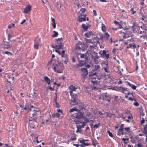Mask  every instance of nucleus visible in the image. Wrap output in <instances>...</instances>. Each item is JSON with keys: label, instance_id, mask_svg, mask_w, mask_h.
Instances as JSON below:
<instances>
[{"label": "nucleus", "instance_id": "obj_1", "mask_svg": "<svg viewBox=\"0 0 147 147\" xmlns=\"http://www.w3.org/2000/svg\"><path fill=\"white\" fill-rule=\"evenodd\" d=\"M83 114L81 112L74 114L73 116L74 118V121L77 124L81 123V119L83 118Z\"/></svg>", "mask_w": 147, "mask_h": 147}, {"label": "nucleus", "instance_id": "obj_2", "mask_svg": "<svg viewBox=\"0 0 147 147\" xmlns=\"http://www.w3.org/2000/svg\"><path fill=\"white\" fill-rule=\"evenodd\" d=\"M56 40L57 42V43L56 44V45L55 46L52 45V47L55 49H63V45L62 44L63 41V38H58V39H57Z\"/></svg>", "mask_w": 147, "mask_h": 147}, {"label": "nucleus", "instance_id": "obj_3", "mask_svg": "<svg viewBox=\"0 0 147 147\" xmlns=\"http://www.w3.org/2000/svg\"><path fill=\"white\" fill-rule=\"evenodd\" d=\"M72 98L71 99V102L70 105L71 107H72L73 105H77L78 104V96L75 94H71L70 95Z\"/></svg>", "mask_w": 147, "mask_h": 147}, {"label": "nucleus", "instance_id": "obj_4", "mask_svg": "<svg viewBox=\"0 0 147 147\" xmlns=\"http://www.w3.org/2000/svg\"><path fill=\"white\" fill-rule=\"evenodd\" d=\"M86 61L79 60V63L76 65V68L78 69L79 67H82L86 65Z\"/></svg>", "mask_w": 147, "mask_h": 147}, {"label": "nucleus", "instance_id": "obj_5", "mask_svg": "<svg viewBox=\"0 0 147 147\" xmlns=\"http://www.w3.org/2000/svg\"><path fill=\"white\" fill-rule=\"evenodd\" d=\"M107 52L106 51L104 50H103L102 53H100L101 57L102 58H104L105 59H108L109 58V54H107L106 53Z\"/></svg>", "mask_w": 147, "mask_h": 147}, {"label": "nucleus", "instance_id": "obj_6", "mask_svg": "<svg viewBox=\"0 0 147 147\" xmlns=\"http://www.w3.org/2000/svg\"><path fill=\"white\" fill-rule=\"evenodd\" d=\"M103 100L108 102L110 101L111 96L107 92L105 93L103 95Z\"/></svg>", "mask_w": 147, "mask_h": 147}, {"label": "nucleus", "instance_id": "obj_7", "mask_svg": "<svg viewBox=\"0 0 147 147\" xmlns=\"http://www.w3.org/2000/svg\"><path fill=\"white\" fill-rule=\"evenodd\" d=\"M61 67V66L59 64H58L55 65L53 68V69L55 71L58 73H61L60 71V69Z\"/></svg>", "mask_w": 147, "mask_h": 147}, {"label": "nucleus", "instance_id": "obj_8", "mask_svg": "<svg viewBox=\"0 0 147 147\" xmlns=\"http://www.w3.org/2000/svg\"><path fill=\"white\" fill-rule=\"evenodd\" d=\"M31 6L30 5H29L24 8V12L25 13H28L31 11Z\"/></svg>", "mask_w": 147, "mask_h": 147}, {"label": "nucleus", "instance_id": "obj_9", "mask_svg": "<svg viewBox=\"0 0 147 147\" xmlns=\"http://www.w3.org/2000/svg\"><path fill=\"white\" fill-rule=\"evenodd\" d=\"M97 73L96 72L94 73L91 72L89 73V76L91 79H95L96 77H94V76H96V77H97Z\"/></svg>", "mask_w": 147, "mask_h": 147}, {"label": "nucleus", "instance_id": "obj_10", "mask_svg": "<svg viewBox=\"0 0 147 147\" xmlns=\"http://www.w3.org/2000/svg\"><path fill=\"white\" fill-rule=\"evenodd\" d=\"M70 90V95H71L72 94L73 91H75L76 89L77 88H75L74 86L73 85H70L69 87Z\"/></svg>", "mask_w": 147, "mask_h": 147}, {"label": "nucleus", "instance_id": "obj_11", "mask_svg": "<svg viewBox=\"0 0 147 147\" xmlns=\"http://www.w3.org/2000/svg\"><path fill=\"white\" fill-rule=\"evenodd\" d=\"M43 79L46 82L48 85H50L51 84V81L50 79L48 78V77L46 76H45L43 77Z\"/></svg>", "mask_w": 147, "mask_h": 147}, {"label": "nucleus", "instance_id": "obj_12", "mask_svg": "<svg viewBox=\"0 0 147 147\" xmlns=\"http://www.w3.org/2000/svg\"><path fill=\"white\" fill-rule=\"evenodd\" d=\"M119 91H120L121 92H123L125 94H126V92L127 91V89L123 86H120L118 88Z\"/></svg>", "mask_w": 147, "mask_h": 147}, {"label": "nucleus", "instance_id": "obj_13", "mask_svg": "<svg viewBox=\"0 0 147 147\" xmlns=\"http://www.w3.org/2000/svg\"><path fill=\"white\" fill-rule=\"evenodd\" d=\"M81 71L82 72L84 76H86L88 74V70L86 68H83L80 69Z\"/></svg>", "mask_w": 147, "mask_h": 147}, {"label": "nucleus", "instance_id": "obj_14", "mask_svg": "<svg viewBox=\"0 0 147 147\" xmlns=\"http://www.w3.org/2000/svg\"><path fill=\"white\" fill-rule=\"evenodd\" d=\"M106 65V67H104L103 68V69H104L105 72L107 73H109V66H108V63H105Z\"/></svg>", "mask_w": 147, "mask_h": 147}, {"label": "nucleus", "instance_id": "obj_15", "mask_svg": "<svg viewBox=\"0 0 147 147\" xmlns=\"http://www.w3.org/2000/svg\"><path fill=\"white\" fill-rule=\"evenodd\" d=\"M4 49H10L11 46L9 42H6L4 45Z\"/></svg>", "mask_w": 147, "mask_h": 147}, {"label": "nucleus", "instance_id": "obj_16", "mask_svg": "<svg viewBox=\"0 0 147 147\" xmlns=\"http://www.w3.org/2000/svg\"><path fill=\"white\" fill-rule=\"evenodd\" d=\"M78 54H80V57L81 58L84 59V61H87L88 59V57L86 54H82L79 53Z\"/></svg>", "mask_w": 147, "mask_h": 147}, {"label": "nucleus", "instance_id": "obj_17", "mask_svg": "<svg viewBox=\"0 0 147 147\" xmlns=\"http://www.w3.org/2000/svg\"><path fill=\"white\" fill-rule=\"evenodd\" d=\"M31 122V124L34 125V127H35L36 126L37 127L38 126V123L37 119H35V120H34Z\"/></svg>", "mask_w": 147, "mask_h": 147}, {"label": "nucleus", "instance_id": "obj_18", "mask_svg": "<svg viewBox=\"0 0 147 147\" xmlns=\"http://www.w3.org/2000/svg\"><path fill=\"white\" fill-rule=\"evenodd\" d=\"M80 109L82 110V111L85 110L86 109V106L83 104H81L79 105Z\"/></svg>", "mask_w": 147, "mask_h": 147}, {"label": "nucleus", "instance_id": "obj_19", "mask_svg": "<svg viewBox=\"0 0 147 147\" xmlns=\"http://www.w3.org/2000/svg\"><path fill=\"white\" fill-rule=\"evenodd\" d=\"M94 54L95 55L94 57V60L96 62V61L98 62L99 58V56L98 55L97 53H96L95 52H94Z\"/></svg>", "mask_w": 147, "mask_h": 147}, {"label": "nucleus", "instance_id": "obj_20", "mask_svg": "<svg viewBox=\"0 0 147 147\" xmlns=\"http://www.w3.org/2000/svg\"><path fill=\"white\" fill-rule=\"evenodd\" d=\"M93 35V34L92 33V32L91 31H90L84 34V36L86 37H89L90 36L92 35Z\"/></svg>", "mask_w": 147, "mask_h": 147}, {"label": "nucleus", "instance_id": "obj_21", "mask_svg": "<svg viewBox=\"0 0 147 147\" xmlns=\"http://www.w3.org/2000/svg\"><path fill=\"white\" fill-rule=\"evenodd\" d=\"M60 116V114L59 113H56L55 114H53L52 116L50 115V119H52L55 117H58Z\"/></svg>", "mask_w": 147, "mask_h": 147}, {"label": "nucleus", "instance_id": "obj_22", "mask_svg": "<svg viewBox=\"0 0 147 147\" xmlns=\"http://www.w3.org/2000/svg\"><path fill=\"white\" fill-rule=\"evenodd\" d=\"M51 19L52 22V26H53V28H55L56 27V24L55 20L54 18H53L52 17L51 18Z\"/></svg>", "mask_w": 147, "mask_h": 147}, {"label": "nucleus", "instance_id": "obj_23", "mask_svg": "<svg viewBox=\"0 0 147 147\" xmlns=\"http://www.w3.org/2000/svg\"><path fill=\"white\" fill-rule=\"evenodd\" d=\"M76 127L77 128V130L76 131V132H80V133L81 131V129L82 128L81 125H77Z\"/></svg>", "mask_w": 147, "mask_h": 147}, {"label": "nucleus", "instance_id": "obj_24", "mask_svg": "<svg viewBox=\"0 0 147 147\" xmlns=\"http://www.w3.org/2000/svg\"><path fill=\"white\" fill-rule=\"evenodd\" d=\"M100 67V66L99 65H94V69L93 71H97L99 69Z\"/></svg>", "mask_w": 147, "mask_h": 147}, {"label": "nucleus", "instance_id": "obj_25", "mask_svg": "<svg viewBox=\"0 0 147 147\" xmlns=\"http://www.w3.org/2000/svg\"><path fill=\"white\" fill-rule=\"evenodd\" d=\"M82 28L84 30H87L88 29L89 27V25H88V26H86V25L84 24H82Z\"/></svg>", "mask_w": 147, "mask_h": 147}, {"label": "nucleus", "instance_id": "obj_26", "mask_svg": "<svg viewBox=\"0 0 147 147\" xmlns=\"http://www.w3.org/2000/svg\"><path fill=\"white\" fill-rule=\"evenodd\" d=\"M76 57H77L78 58V60H79V57H78V55H76L75 57H74V56H73L72 57V61L74 62H75L76 61Z\"/></svg>", "mask_w": 147, "mask_h": 147}, {"label": "nucleus", "instance_id": "obj_27", "mask_svg": "<svg viewBox=\"0 0 147 147\" xmlns=\"http://www.w3.org/2000/svg\"><path fill=\"white\" fill-rule=\"evenodd\" d=\"M31 117V116H30L29 117V121H31L33 120H35V119H37V118H36V117H35L34 116V117Z\"/></svg>", "mask_w": 147, "mask_h": 147}, {"label": "nucleus", "instance_id": "obj_28", "mask_svg": "<svg viewBox=\"0 0 147 147\" xmlns=\"http://www.w3.org/2000/svg\"><path fill=\"white\" fill-rule=\"evenodd\" d=\"M86 20V18H85L81 17L79 18L78 19V21L80 22H81L83 21H85Z\"/></svg>", "mask_w": 147, "mask_h": 147}, {"label": "nucleus", "instance_id": "obj_29", "mask_svg": "<svg viewBox=\"0 0 147 147\" xmlns=\"http://www.w3.org/2000/svg\"><path fill=\"white\" fill-rule=\"evenodd\" d=\"M40 112H34V113L32 114V117L35 116H38L40 115Z\"/></svg>", "mask_w": 147, "mask_h": 147}, {"label": "nucleus", "instance_id": "obj_30", "mask_svg": "<svg viewBox=\"0 0 147 147\" xmlns=\"http://www.w3.org/2000/svg\"><path fill=\"white\" fill-rule=\"evenodd\" d=\"M75 48L76 49H79L80 50H83L79 46L78 44H77L76 45Z\"/></svg>", "mask_w": 147, "mask_h": 147}, {"label": "nucleus", "instance_id": "obj_31", "mask_svg": "<svg viewBox=\"0 0 147 147\" xmlns=\"http://www.w3.org/2000/svg\"><path fill=\"white\" fill-rule=\"evenodd\" d=\"M144 131H145L146 134H147V125H143Z\"/></svg>", "mask_w": 147, "mask_h": 147}, {"label": "nucleus", "instance_id": "obj_32", "mask_svg": "<svg viewBox=\"0 0 147 147\" xmlns=\"http://www.w3.org/2000/svg\"><path fill=\"white\" fill-rule=\"evenodd\" d=\"M104 37V38H105L106 40H107L109 37V35L108 33H106Z\"/></svg>", "mask_w": 147, "mask_h": 147}, {"label": "nucleus", "instance_id": "obj_33", "mask_svg": "<svg viewBox=\"0 0 147 147\" xmlns=\"http://www.w3.org/2000/svg\"><path fill=\"white\" fill-rule=\"evenodd\" d=\"M53 32L55 33V34L52 35L53 37H57L58 35V33L55 31H54Z\"/></svg>", "mask_w": 147, "mask_h": 147}, {"label": "nucleus", "instance_id": "obj_34", "mask_svg": "<svg viewBox=\"0 0 147 147\" xmlns=\"http://www.w3.org/2000/svg\"><path fill=\"white\" fill-rule=\"evenodd\" d=\"M61 53H62V54L61 55V56L62 57H66V56L65 55V51L64 50H63L62 51Z\"/></svg>", "mask_w": 147, "mask_h": 147}, {"label": "nucleus", "instance_id": "obj_35", "mask_svg": "<svg viewBox=\"0 0 147 147\" xmlns=\"http://www.w3.org/2000/svg\"><path fill=\"white\" fill-rule=\"evenodd\" d=\"M123 128H120L119 129H118V131L117 132V135H119V134H121V131H122L123 130Z\"/></svg>", "mask_w": 147, "mask_h": 147}, {"label": "nucleus", "instance_id": "obj_36", "mask_svg": "<svg viewBox=\"0 0 147 147\" xmlns=\"http://www.w3.org/2000/svg\"><path fill=\"white\" fill-rule=\"evenodd\" d=\"M39 45L38 44H36L34 45V49H37L39 47Z\"/></svg>", "mask_w": 147, "mask_h": 147}, {"label": "nucleus", "instance_id": "obj_37", "mask_svg": "<svg viewBox=\"0 0 147 147\" xmlns=\"http://www.w3.org/2000/svg\"><path fill=\"white\" fill-rule=\"evenodd\" d=\"M14 25L15 24H11L8 26V28H11L13 27L14 26Z\"/></svg>", "mask_w": 147, "mask_h": 147}, {"label": "nucleus", "instance_id": "obj_38", "mask_svg": "<svg viewBox=\"0 0 147 147\" xmlns=\"http://www.w3.org/2000/svg\"><path fill=\"white\" fill-rule=\"evenodd\" d=\"M107 133H108L110 136L112 138L113 137V134H112V133L111 132L109 131H107Z\"/></svg>", "mask_w": 147, "mask_h": 147}, {"label": "nucleus", "instance_id": "obj_39", "mask_svg": "<svg viewBox=\"0 0 147 147\" xmlns=\"http://www.w3.org/2000/svg\"><path fill=\"white\" fill-rule=\"evenodd\" d=\"M102 30L103 31H105V30L106 27H105V25H104V24H102Z\"/></svg>", "mask_w": 147, "mask_h": 147}, {"label": "nucleus", "instance_id": "obj_40", "mask_svg": "<svg viewBox=\"0 0 147 147\" xmlns=\"http://www.w3.org/2000/svg\"><path fill=\"white\" fill-rule=\"evenodd\" d=\"M146 17V15L144 14H142V17L141 18V20L143 21H144L145 18Z\"/></svg>", "mask_w": 147, "mask_h": 147}, {"label": "nucleus", "instance_id": "obj_41", "mask_svg": "<svg viewBox=\"0 0 147 147\" xmlns=\"http://www.w3.org/2000/svg\"><path fill=\"white\" fill-rule=\"evenodd\" d=\"M55 103L56 104V105L55 106L56 107L58 108H59L60 105L57 102V101H55Z\"/></svg>", "mask_w": 147, "mask_h": 147}, {"label": "nucleus", "instance_id": "obj_42", "mask_svg": "<svg viewBox=\"0 0 147 147\" xmlns=\"http://www.w3.org/2000/svg\"><path fill=\"white\" fill-rule=\"evenodd\" d=\"M86 11V9L85 8H82L80 9V11L82 12V13H84Z\"/></svg>", "mask_w": 147, "mask_h": 147}, {"label": "nucleus", "instance_id": "obj_43", "mask_svg": "<svg viewBox=\"0 0 147 147\" xmlns=\"http://www.w3.org/2000/svg\"><path fill=\"white\" fill-rule=\"evenodd\" d=\"M77 109L76 108H72L71 109H70L69 111V112L70 113L74 111H77Z\"/></svg>", "mask_w": 147, "mask_h": 147}, {"label": "nucleus", "instance_id": "obj_44", "mask_svg": "<svg viewBox=\"0 0 147 147\" xmlns=\"http://www.w3.org/2000/svg\"><path fill=\"white\" fill-rule=\"evenodd\" d=\"M86 42L89 43H92V42L91 39H86Z\"/></svg>", "mask_w": 147, "mask_h": 147}, {"label": "nucleus", "instance_id": "obj_45", "mask_svg": "<svg viewBox=\"0 0 147 147\" xmlns=\"http://www.w3.org/2000/svg\"><path fill=\"white\" fill-rule=\"evenodd\" d=\"M86 125V123L85 121H83L82 123V125H81L82 128H84V126H85Z\"/></svg>", "mask_w": 147, "mask_h": 147}, {"label": "nucleus", "instance_id": "obj_46", "mask_svg": "<svg viewBox=\"0 0 147 147\" xmlns=\"http://www.w3.org/2000/svg\"><path fill=\"white\" fill-rule=\"evenodd\" d=\"M4 53L8 55H11V54L10 52L6 51H5Z\"/></svg>", "mask_w": 147, "mask_h": 147}, {"label": "nucleus", "instance_id": "obj_47", "mask_svg": "<svg viewBox=\"0 0 147 147\" xmlns=\"http://www.w3.org/2000/svg\"><path fill=\"white\" fill-rule=\"evenodd\" d=\"M132 44H131V43L129 45V46H127L126 48H127V49H129V48H132Z\"/></svg>", "mask_w": 147, "mask_h": 147}, {"label": "nucleus", "instance_id": "obj_48", "mask_svg": "<svg viewBox=\"0 0 147 147\" xmlns=\"http://www.w3.org/2000/svg\"><path fill=\"white\" fill-rule=\"evenodd\" d=\"M130 11H132V14H134L136 12V11H134V8H131L130 9Z\"/></svg>", "mask_w": 147, "mask_h": 147}, {"label": "nucleus", "instance_id": "obj_49", "mask_svg": "<svg viewBox=\"0 0 147 147\" xmlns=\"http://www.w3.org/2000/svg\"><path fill=\"white\" fill-rule=\"evenodd\" d=\"M113 97L114 98L115 100V101H118V96H113Z\"/></svg>", "mask_w": 147, "mask_h": 147}, {"label": "nucleus", "instance_id": "obj_50", "mask_svg": "<svg viewBox=\"0 0 147 147\" xmlns=\"http://www.w3.org/2000/svg\"><path fill=\"white\" fill-rule=\"evenodd\" d=\"M97 81L96 80H95L94 81L92 80L91 81V82L94 84H96L97 83Z\"/></svg>", "mask_w": 147, "mask_h": 147}, {"label": "nucleus", "instance_id": "obj_51", "mask_svg": "<svg viewBox=\"0 0 147 147\" xmlns=\"http://www.w3.org/2000/svg\"><path fill=\"white\" fill-rule=\"evenodd\" d=\"M100 124V123H99L98 124H95L94 126V127L95 128H98V125Z\"/></svg>", "mask_w": 147, "mask_h": 147}, {"label": "nucleus", "instance_id": "obj_52", "mask_svg": "<svg viewBox=\"0 0 147 147\" xmlns=\"http://www.w3.org/2000/svg\"><path fill=\"white\" fill-rule=\"evenodd\" d=\"M34 96V95L32 93H31L30 94H29V97L30 98H33Z\"/></svg>", "mask_w": 147, "mask_h": 147}, {"label": "nucleus", "instance_id": "obj_53", "mask_svg": "<svg viewBox=\"0 0 147 147\" xmlns=\"http://www.w3.org/2000/svg\"><path fill=\"white\" fill-rule=\"evenodd\" d=\"M47 87L50 90H51L53 91L54 90V88H53L51 87L50 86H48Z\"/></svg>", "mask_w": 147, "mask_h": 147}, {"label": "nucleus", "instance_id": "obj_54", "mask_svg": "<svg viewBox=\"0 0 147 147\" xmlns=\"http://www.w3.org/2000/svg\"><path fill=\"white\" fill-rule=\"evenodd\" d=\"M131 88L132 89L134 90H135L136 88V87L135 86V85L132 84V86H131Z\"/></svg>", "mask_w": 147, "mask_h": 147}, {"label": "nucleus", "instance_id": "obj_55", "mask_svg": "<svg viewBox=\"0 0 147 147\" xmlns=\"http://www.w3.org/2000/svg\"><path fill=\"white\" fill-rule=\"evenodd\" d=\"M82 144L84 146H89L90 145V144H88L87 143H86L85 142H83Z\"/></svg>", "mask_w": 147, "mask_h": 147}, {"label": "nucleus", "instance_id": "obj_56", "mask_svg": "<svg viewBox=\"0 0 147 147\" xmlns=\"http://www.w3.org/2000/svg\"><path fill=\"white\" fill-rule=\"evenodd\" d=\"M121 139L123 141H125V140H129V138H122Z\"/></svg>", "mask_w": 147, "mask_h": 147}, {"label": "nucleus", "instance_id": "obj_57", "mask_svg": "<svg viewBox=\"0 0 147 147\" xmlns=\"http://www.w3.org/2000/svg\"><path fill=\"white\" fill-rule=\"evenodd\" d=\"M12 37V35L11 34H9L8 36V40H9L10 38Z\"/></svg>", "mask_w": 147, "mask_h": 147}, {"label": "nucleus", "instance_id": "obj_58", "mask_svg": "<svg viewBox=\"0 0 147 147\" xmlns=\"http://www.w3.org/2000/svg\"><path fill=\"white\" fill-rule=\"evenodd\" d=\"M130 127H125L124 128L125 130H126L127 131H128L130 129Z\"/></svg>", "mask_w": 147, "mask_h": 147}, {"label": "nucleus", "instance_id": "obj_59", "mask_svg": "<svg viewBox=\"0 0 147 147\" xmlns=\"http://www.w3.org/2000/svg\"><path fill=\"white\" fill-rule=\"evenodd\" d=\"M123 33L124 34V35H127L128 34V33H129V32L127 31H125V32H123Z\"/></svg>", "mask_w": 147, "mask_h": 147}, {"label": "nucleus", "instance_id": "obj_60", "mask_svg": "<svg viewBox=\"0 0 147 147\" xmlns=\"http://www.w3.org/2000/svg\"><path fill=\"white\" fill-rule=\"evenodd\" d=\"M134 105L138 106L139 105V104L137 102H135L134 103Z\"/></svg>", "mask_w": 147, "mask_h": 147}, {"label": "nucleus", "instance_id": "obj_61", "mask_svg": "<svg viewBox=\"0 0 147 147\" xmlns=\"http://www.w3.org/2000/svg\"><path fill=\"white\" fill-rule=\"evenodd\" d=\"M84 120L86 122H89V119L88 118H85L84 119Z\"/></svg>", "mask_w": 147, "mask_h": 147}, {"label": "nucleus", "instance_id": "obj_62", "mask_svg": "<svg viewBox=\"0 0 147 147\" xmlns=\"http://www.w3.org/2000/svg\"><path fill=\"white\" fill-rule=\"evenodd\" d=\"M137 146L138 147H142V145L141 144L138 143L137 144Z\"/></svg>", "mask_w": 147, "mask_h": 147}, {"label": "nucleus", "instance_id": "obj_63", "mask_svg": "<svg viewBox=\"0 0 147 147\" xmlns=\"http://www.w3.org/2000/svg\"><path fill=\"white\" fill-rule=\"evenodd\" d=\"M136 46H135V45H132V49H134L136 48Z\"/></svg>", "mask_w": 147, "mask_h": 147}, {"label": "nucleus", "instance_id": "obj_64", "mask_svg": "<svg viewBox=\"0 0 147 147\" xmlns=\"http://www.w3.org/2000/svg\"><path fill=\"white\" fill-rule=\"evenodd\" d=\"M81 16H84V18H86V14H82V13H81Z\"/></svg>", "mask_w": 147, "mask_h": 147}]
</instances>
